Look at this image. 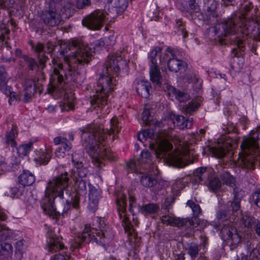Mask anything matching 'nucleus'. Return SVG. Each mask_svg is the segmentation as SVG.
I'll list each match as a JSON object with an SVG mask.
<instances>
[{"instance_id": "9d476101", "label": "nucleus", "mask_w": 260, "mask_h": 260, "mask_svg": "<svg viewBox=\"0 0 260 260\" xmlns=\"http://www.w3.org/2000/svg\"><path fill=\"white\" fill-rule=\"evenodd\" d=\"M117 204L118 206V211L120 218L122 220L123 226L126 231L131 234L129 236V240L132 242H137L139 240V238L136 237V234L132 229V225L129 221L125 211V207L126 202L125 196L122 193H119L117 195Z\"/></svg>"}, {"instance_id": "6ab92c4d", "label": "nucleus", "mask_w": 260, "mask_h": 260, "mask_svg": "<svg viewBox=\"0 0 260 260\" xmlns=\"http://www.w3.org/2000/svg\"><path fill=\"white\" fill-rule=\"evenodd\" d=\"M51 158L50 152L47 149H40L36 151L34 161L37 164H47Z\"/></svg>"}, {"instance_id": "5fc2aeb1", "label": "nucleus", "mask_w": 260, "mask_h": 260, "mask_svg": "<svg viewBox=\"0 0 260 260\" xmlns=\"http://www.w3.org/2000/svg\"><path fill=\"white\" fill-rule=\"evenodd\" d=\"M14 3V0H0V7L2 8L10 7Z\"/></svg>"}, {"instance_id": "3c124183", "label": "nucleus", "mask_w": 260, "mask_h": 260, "mask_svg": "<svg viewBox=\"0 0 260 260\" xmlns=\"http://www.w3.org/2000/svg\"><path fill=\"white\" fill-rule=\"evenodd\" d=\"M106 45H113L116 41V37L114 34L110 35L108 37H106L103 40Z\"/></svg>"}, {"instance_id": "c756f323", "label": "nucleus", "mask_w": 260, "mask_h": 260, "mask_svg": "<svg viewBox=\"0 0 260 260\" xmlns=\"http://www.w3.org/2000/svg\"><path fill=\"white\" fill-rule=\"evenodd\" d=\"M223 29L224 35H230L235 33L236 30V26L234 23L232 19H230L226 21H225L222 25Z\"/></svg>"}, {"instance_id": "72a5a7b5", "label": "nucleus", "mask_w": 260, "mask_h": 260, "mask_svg": "<svg viewBox=\"0 0 260 260\" xmlns=\"http://www.w3.org/2000/svg\"><path fill=\"white\" fill-rule=\"evenodd\" d=\"M237 190H238V189H234L235 197L233 201L231 203V207L234 212H238L240 210V202L242 197L241 193L237 194Z\"/></svg>"}, {"instance_id": "bf43d9fd", "label": "nucleus", "mask_w": 260, "mask_h": 260, "mask_svg": "<svg viewBox=\"0 0 260 260\" xmlns=\"http://www.w3.org/2000/svg\"><path fill=\"white\" fill-rule=\"evenodd\" d=\"M6 194L12 198H14L15 196H18V189L16 187L10 188L6 192Z\"/></svg>"}, {"instance_id": "37998d69", "label": "nucleus", "mask_w": 260, "mask_h": 260, "mask_svg": "<svg viewBox=\"0 0 260 260\" xmlns=\"http://www.w3.org/2000/svg\"><path fill=\"white\" fill-rule=\"evenodd\" d=\"M205 7L208 13H213L216 9L217 3L215 0H207L205 3Z\"/></svg>"}, {"instance_id": "f03ea898", "label": "nucleus", "mask_w": 260, "mask_h": 260, "mask_svg": "<svg viewBox=\"0 0 260 260\" xmlns=\"http://www.w3.org/2000/svg\"><path fill=\"white\" fill-rule=\"evenodd\" d=\"M69 178L67 173L53 177L47 183L45 196L42 201V207L45 214L53 218L66 213L70 204L64 203V195L69 196Z\"/></svg>"}, {"instance_id": "e433bc0d", "label": "nucleus", "mask_w": 260, "mask_h": 260, "mask_svg": "<svg viewBox=\"0 0 260 260\" xmlns=\"http://www.w3.org/2000/svg\"><path fill=\"white\" fill-rule=\"evenodd\" d=\"M142 166L140 164H139L138 160L137 161L131 160L127 164V171L128 172L138 173L139 170H140V167Z\"/></svg>"}, {"instance_id": "ddd939ff", "label": "nucleus", "mask_w": 260, "mask_h": 260, "mask_svg": "<svg viewBox=\"0 0 260 260\" xmlns=\"http://www.w3.org/2000/svg\"><path fill=\"white\" fill-rule=\"evenodd\" d=\"M220 236L223 241L234 247L238 245L241 240V236L231 223L224 224L220 231Z\"/></svg>"}, {"instance_id": "a211bd4d", "label": "nucleus", "mask_w": 260, "mask_h": 260, "mask_svg": "<svg viewBox=\"0 0 260 260\" xmlns=\"http://www.w3.org/2000/svg\"><path fill=\"white\" fill-rule=\"evenodd\" d=\"M161 49L160 47H157L154 48L150 53L149 54V58H150V65L154 64L157 65L158 64V61H159V64H162L164 62H165L166 60V53L163 55H160L158 56V53H160Z\"/></svg>"}, {"instance_id": "1a4fd4ad", "label": "nucleus", "mask_w": 260, "mask_h": 260, "mask_svg": "<svg viewBox=\"0 0 260 260\" xmlns=\"http://www.w3.org/2000/svg\"><path fill=\"white\" fill-rule=\"evenodd\" d=\"M113 18L111 11L107 12L105 10H96L85 17L82 20V24L89 29L96 30L100 29L107 21H111Z\"/></svg>"}, {"instance_id": "6e6552de", "label": "nucleus", "mask_w": 260, "mask_h": 260, "mask_svg": "<svg viewBox=\"0 0 260 260\" xmlns=\"http://www.w3.org/2000/svg\"><path fill=\"white\" fill-rule=\"evenodd\" d=\"M42 84L36 83L32 80H27L25 81L24 86V90L19 96L12 91V88L9 86H5L2 88L4 93L8 96H9V102L10 104H12L15 100L17 99L21 100L24 102H28L34 95L36 91H38L40 93L42 92V88L41 87Z\"/></svg>"}, {"instance_id": "4468645a", "label": "nucleus", "mask_w": 260, "mask_h": 260, "mask_svg": "<svg viewBox=\"0 0 260 260\" xmlns=\"http://www.w3.org/2000/svg\"><path fill=\"white\" fill-rule=\"evenodd\" d=\"M129 210L133 214L140 210L142 213L152 214L156 212L158 209V206L154 204H149L140 208V206L135 202L134 197L131 195L129 197Z\"/></svg>"}, {"instance_id": "473e14b6", "label": "nucleus", "mask_w": 260, "mask_h": 260, "mask_svg": "<svg viewBox=\"0 0 260 260\" xmlns=\"http://www.w3.org/2000/svg\"><path fill=\"white\" fill-rule=\"evenodd\" d=\"M142 184L146 187H151L155 185L157 181L153 177L148 175H143L141 178Z\"/></svg>"}, {"instance_id": "052dcab7", "label": "nucleus", "mask_w": 260, "mask_h": 260, "mask_svg": "<svg viewBox=\"0 0 260 260\" xmlns=\"http://www.w3.org/2000/svg\"><path fill=\"white\" fill-rule=\"evenodd\" d=\"M198 248L195 244H191L189 248L188 253L191 256H195L198 252Z\"/></svg>"}, {"instance_id": "58836bf2", "label": "nucleus", "mask_w": 260, "mask_h": 260, "mask_svg": "<svg viewBox=\"0 0 260 260\" xmlns=\"http://www.w3.org/2000/svg\"><path fill=\"white\" fill-rule=\"evenodd\" d=\"M139 164L142 165L144 164H149L151 162V155L147 150H144L141 152V157L138 160Z\"/></svg>"}, {"instance_id": "bb28decb", "label": "nucleus", "mask_w": 260, "mask_h": 260, "mask_svg": "<svg viewBox=\"0 0 260 260\" xmlns=\"http://www.w3.org/2000/svg\"><path fill=\"white\" fill-rule=\"evenodd\" d=\"M53 142L55 145H60L64 151H69L72 148V144L67 139L61 136H58L54 139Z\"/></svg>"}, {"instance_id": "ea45409f", "label": "nucleus", "mask_w": 260, "mask_h": 260, "mask_svg": "<svg viewBox=\"0 0 260 260\" xmlns=\"http://www.w3.org/2000/svg\"><path fill=\"white\" fill-rule=\"evenodd\" d=\"M13 248L12 245L8 243H2L0 244V254L2 255H8L12 253Z\"/></svg>"}, {"instance_id": "5701e85b", "label": "nucleus", "mask_w": 260, "mask_h": 260, "mask_svg": "<svg viewBox=\"0 0 260 260\" xmlns=\"http://www.w3.org/2000/svg\"><path fill=\"white\" fill-rule=\"evenodd\" d=\"M150 77L151 81L157 85H160L161 83V76L159 69L157 65H150L149 69Z\"/></svg>"}, {"instance_id": "c85d7f7f", "label": "nucleus", "mask_w": 260, "mask_h": 260, "mask_svg": "<svg viewBox=\"0 0 260 260\" xmlns=\"http://www.w3.org/2000/svg\"><path fill=\"white\" fill-rule=\"evenodd\" d=\"M32 47L36 52L39 53L38 55L39 62L40 65L42 66L41 68L43 69L44 67V64L48 59V57L44 55V53L42 52L44 49V46L41 43H38L35 46H32Z\"/></svg>"}, {"instance_id": "39448f33", "label": "nucleus", "mask_w": 260, "mask_h": 260, "mask_svg": "<svg viewBox=\"0 0 260 260\" xmlns=\"http://www.w3.org/2000/svg\"><path fill=\"white\" fill-rule=\"evenodd\" d=\"M111 75H102L95 88V94L91 100L92 105L97 104L99 107L107 104L108 93L111 91L116 85V80Z\"/></svg>"}, {"instance_id": "603ef678", "label": "nucleus", "mask_w": 260, "mask_h": 260, "mask_svg": "<svg viewBox=\"0 0 260 260\" xmlns=\"http://www.w3.org/2000/svg\"><path fill=\"white\" fill-rule=\"evenodd\" d=\"M0 38L3 40L5 39V34H8L9 33V29L7 28L6 24L2 23L0 24Z\"/></svg>"}, {"instance_id": "dca6fc26", "label": "nucleus", "mask_w": 260, "mask_h": 260, "mask_svg": "<svg viewBox=\"0 0 260 260\" xmlns=\"http://www.w3.org/2000/svg\"><path fill=\"white\" fill-rule=\"evenodd\" d=\"M177 53V51H175L171 48H168L166 53V58H168V68L171 71L175 73H177L179 70V61Z\"/></svg>"}, {"instance_id": "f257e3e1", "label": "nucleus", "mask_w": 260, "mask_h": 260, "mask_svg": "<svg viewBox=\"0 0 260 260\" xmlns=\"http://www.w3.org/2000/svg\"><path fill=\"white\" fill-rule=\"evenodd\" d=\"M61 50L60 54L63 55V59L67 64L68 72H65L62 64L56 59L52 60V73L50 75V83L48 85V92L60 93L62 96L61 107L62 111H69L74 108L75 98L71 92L63 88L62 83L73 76L78 64L88 63L92 54V50L88 45L78 42H73L72 44L58 42Z\"/></svg>"}, {"instance_id": "680f3d73", "label": "nucleus", "mask_w": 260, "mask_h": 260, "mask_svg": "<svg viewBox=\"0 0 260 260\" xmlns=\"http://www.w3.org/2000/svg\"><path fill=\"white\" fill-rule=\"evenodd\" d=\"M90 3L89 0H77V5L79 8H82L84 6L88 5Z\"/></svg>"}, {"instance_id": "0eeeda50", "label": "nucleus", "mask_w": 260, "mask_h": 260, "mask_svg": "<svg viewBox=\"0 0 260 260\" xmlns=\"http://www.w3.org/2000/svg\"><path fill=\"white\" fill-rule=\"evenodd\" d=\"M111 230L109 227L103 220L99 219L98 229L90 231V226L87 224L85 225L83 233L72 241L71 247L73 248H79L81 243L85 241L87 236H88L91 239L95 238V242L98 243L99 241L97 237H99L100 239L103 237L106 238L111 236Z\"/></svg>"}, {"instance_id": "c03bdc74", "label": "nucleus", "mask_w": 260, "mask_h": 260, "mask_svg": "<svg viewBox=\"0 0 260 260\" xmlns=\"http://www.w3.org/2000/svg\"><path fill=\"white\" fill-rule=\"evenodd\" d=\"M187 205L191 209L193 214L196 216H198L201 214V209L199 205L195 204L192 201H188Z\"/></svg>"}, {"instance_id": "6e6d98bb", "label": "nucleus", "mask_w": 260, "mask_h": 260, "mask_svg": "<svg viewBox=\"0 0 260 260\" xmlns=\"http://www.w3.org/2000/svg\"><path fill=\"white\" fill-rule=\"evenodd\" d=\"M243 221L245 226L250 227L253 223L254 219L251 217L245 216L243 217Z\"/></svg>"}, {"instance_id": "a878e982", "label": "nucleus", "mask_w": 260, "mask_h": 260, "mask_svg": "<svg viewBox=\"0 0 260 260\" xmlns=\"http://www.w3.org/2000/svg\"><path fill=\"white\" fill-rule=\"evenodd\" d=\"M17 136V131L16 127L13 126L9 132H8L4 140L5 143L6 144L10 145L12 147H15L16 142L15 138Z\"/></svg>"}, {"instance_id": "b1692460", "label": "nucleus", "mask_w": 260, "mask_h": 260, "mask_svg": "<svg viewBox=\"0 0 260 260\" xmlns=\"http://www.w3.org/2000/svg\"><path fill=\"white\" fill-rule=\"evenodd\" d=\"M100 197L101 191L99 187H95L90 184L89 200L90 204H92L93 206H96L98 203V201Z\"/></svg>"}, {"instance_id": "cd10ccee", "label": "nucleus", "mask_w": 260, "mask_h": 260, "mask_svg": "<svg viewBox=\"0 0 260 260\" xmlns=\"http://www.w3.org/2000/svg\"><path fill=\"white\" fill-rule=\"evenodd\" d=\"M108 3L112 7L117 8V11L118 12L124 11L128 5L127 0H108Z\"/></svg>"}, {"instance_id": "79ce46f5", "label": "nucleus", "mask_w": 260, "mask_h": 260, "mask_svg": "<svg viewBox=\"0 0 260 260\" xmlns=\"http://www.w3.org/2000/svg\"><path fill=\"white\" fill-rule=\"evenodd\" d=\"M222 181L228 185L232 186L234 184V177L227 172L223 173L221 176Z\"/></svg>"}, {"instance_id": "393cba45", "label": "nucleus", "mask_w": 260, "mask_h": 260, "mask_svg": "<svg viewBox=\"0 0 260 260\" xmlns=\"http://www.w3.org/2000/svg\"><path fill=\"white\" fill-rule=\"evenodd\" d=\"M19 181L24 186L30 185L35 182V177L31 173L24 170L20 175Z\"/></svg>"}, {"instance_id": "2eb2a0df", "label": "nucleus", "mask_w": 260, "mask_h": 260, "mask_svg": "<svg viewBox=\"0 0 260 260\" xmlns=\"http://www.w3.org/2000/svg\"><path fill=\"white\" fill-rule=\"evenodd\" d=\"M233 147L230 140H226L224 142L220 141L216 146L209 148V151L213 156L217 158L223 157L226 151H229Z\"/></svg>"}, {"instance_id": "f8f14e48", "label": "nucleus", "mask_w": 260, "mask_h": 260, "mask_svg": "<svg viewBox=\"0 0 260 260\" xmlns=\"http://www.w3.org/2000/svg\"><path fill=\"white\" fill-rule=\"evenodd\" d=\"M126 64L127 62L122 59L120 52L111 54L105 64L103 71V74L117 76L121 69Z\"/></svg>"}, {"instance_id": "f3484780", "label": "nucleus", "mask_w": 260, "mask_h": 260, "mask_svg": "<svg viewBox=\"0 0 260 260\" xmlns=\"http://www.w3.org/2000/svg\"><path fill=\"white\" fill-rule=\"evenodd\" d=\"M44 22L50 26H55L59 23L61 20L60 14L56 12V10L52 9L46 12L42 16Z\"/></svg>"}, {"instance_id": "13d9d810", "label": "nucleus", "mask_w": 260, "mask_h": 260, "mask_svg": "<svg viewBox=\"0 0 260 260\" xmlns=\"http://www.w3.org/2000/svg\"><path fill=\"white\" fill-rule=\"evenodd\" d=\"M252 197L255 204L260 207V190L255 191Z\"/></svg>"}, {"instance_id": "20e7f679", "label": "nucleus", "mask_w": 260, "mask_h": 260, "mask_svg": "<svg viewBox=\"0 0 260 260\" xmlns=\"http://www.w3.org/2000/svg\"><path fill=\"white\" fill-rule=\"evenodd\" d=\"M142 132L147 133L145 135V140L148 138L154 139L155 143L151 142L149 144L150 149H154L157 157L164 158L170 165L177 168L179 166L178 149L175 148L171 151L172 145L168 141L164 133L154 134L152 129L144 130Z\"/></svg>"}, {"instance_id": "a18cd8bd", "label": "nucleus", "mask_w": 260, "mask_h": 260, "mask_svg": "<svg viewBox=\"0 0 260 260\" xmlns=\"http://www.w3.org/2000/svg\"><path fill=\"white\" fill-rule=\"evenodd\" d=\"M161 221L164 224H170L171 225H177L178 224V220L174 219L169 215H165L161 217Z\"/></svg>"}, {"instance_id": "774afa93", "label": "nucleus", "mask_w": 260, "mask_h": 260, "mask_svg": "<svg viewBox=\"0 0 260 260\" xmlns=\"http://www.w3.org/2000/svg\"><path fill=\"white\" fill-rule=\"evenodd\" d=\"M79 195L77 193L74 198L73 201V206L75 208H78L79 201Z\"/></svg>"}, {"instance_id": "e2e57ef3", "label": "nucleus", "mask_w": 260, "mask_h": 260, "mask_svg": "<svg viewBox=\"0 0 260 260\" xmlns=\"http://www.w3.org/2000/svg\"><path fill=\"white\" fill-rule=\"evenodd\" d=\"M64 150L61 147H58L55 151V155L58 158H63L65 155Z\"/></svg>"}, {"instance_id": "09e8293b", "label": "nucleus", "mask_w": 260, "mask_h": 260, "mask_svg": "<svg viewBox=\"0 0 260 260\" xmlns=\"http://www.w3.org/2000/svg\"><path fill=\"white\" fill-rule=\"evenodd\" d=\"M8 80L7 73L3 67L0 68V83L3 86L5 84Z\"/></svg>"}, {"instance_id": "aec40b11", "label": "nucleus", "mask_w": 260, "mask_h": 260, "mask_svg": "<svg viewBox=\"0 0 260 260\" xmlns=\"http://www.w3.org/2000/svg\"><path fill=\"white\" fill-rule=\"evenodd\" d=\"M151 86L147 81L141 80L138 83L136 90L142 97L147 98L150 95Z\"/></svg>"}, {"instance_id": "de8ad7c7", "label": "nucleus", "mask_w": 260, "mask_h": 260, "mask_svg": "<svg viewBox=\"0 0 260 260\" xmlns=\"http://www.w3.org/2000/svg\"><path fill=\"white\" fill-rule=\"evenodd\" d=\"M191 80V82L195 84V87L197 88L200 89L201 88V80L195 76H191L190 79L188 77L187 78H185L183 79V81L184 82H188L190 83V80Z\"/></svg>"}, {"instance_id": "864d4df0", "label": "nucleus", "mask_w": 260, "mask_h": 260, "mask_svg": "<svg viewBox=\"0 0 260 260\" xmlns=\"http://www.w3.org/2000/svg\"><path fill=\"white\" fill-rule=\"evenodd\" d=\"M9 170V168L3 157H0V175L4 174Z\"/></svg>"}, {"instance_id": "8fccbe9b", "label": "nucleus", "mask_w": 260, "mask_h": 260, "mask_svg": "<svg viewBox=\"0 0 260 260\" xmlns=\"http://www.w3.org/2000/svg\"><path fill=\"white\" fill-rule=\"evenodd\" d=\"M142 120L145 124H149L150 120V114L147 107H145L142 113Z\"/></svg>"}, {"instance_id": "c9c22d12", "label": "nucleus", "mask_w": 260, "mask_h": 260, "mask_svg": "<svg viewBox=\"0 0 260 260\" xmlns=\"http://www.w3.org/2000/svg\"><path fill=\"white\" fill-rule=\"evenodd\" d=\"M11 235V231L4 224L0 223V241L7 240Z\"/></svg>"}, {"instance_id": "423d86ee", "label": "nucleus", "mask_w": 260, "mask_h": 260, "mask_svg": "<svg viewBox=\"0 0 260 260\" xmlns=\"http://www.w3.org/2000/svg\"><path fill=\"white\" fill-rule=\"evenodd\" d=\"M241 147L244 155L242 161L245 167L252 170L258 164L260 168V148L258 147L256 139L254 137L245 139Z\"/></svg>"}, {"instance_id": "2f4dec72", "label": "nucleus", "mask_w": 260, "mask_h": 260, "mask_svg": "<svg viewBox=\"0 0 260 260\" xmlns=\"http://www.w3.org/2000/svg\"><path fill=\"white\" fill-rule=\"evenodd\" d=\"M192 162L190 159V152L188 150H185L181 155L180 153V168H184Z\"/></svg>"}, {"instance_id": "0e129e2a", "label": "nucleus", "mask_w": 260, "mask_h": 260, "mask_svg": "<svg viewBox=\"0 0 260 260\" xmlns=\"http://www.w3.org/2000/svg\"><path fill=\"white\" fill-rule=\"evenodd\" d=\"M227 216L226 212L223 211H219L217 213L216 218L218 220H224Z\"/></svg>"}, {"instance_id": "4c0bfd02", "label": "nucleus", "mask_w": 260, "mask_h": 260, "mask_svg": "<svg viewBox=\"0 0 260 260\" xmlns=\"http://www.w3.org/2000/svg\"><path fill=\"white\" fill-rule=\"evenodd\" d=\"M200 105V103L197 100H192L188 103V105L183 108L184 111L186 113H191L194 112Z\"/></svg>"}, {"instance_id": "9b49d317", "label": "nucleus", "mask_w": 260, "mask_h": 260, "mask_svg": "<svg viewBox=\"0 0 260 260\" xmlns=\"http://www.w3.org/2000/svg\"><path fill=\"white\" fill-rule=\"evenodd\" d=\"M72 160L74 166L71 173L72 177L75 181V187L77 189V194H84L86 189V184L83 178L86 176L87 171L83 167L81 162L76 161L74 155H72Z\"/></svg>"}, {"instance_id": "7c9ffc66", "label": "nucleus", "mask_w": 260, "mask_h": 260, "mask_svg": "<svg viewBox=\"0 0 260 260\" xmlns=\"http://www.w3.org/2000/svg\"><path fill=\"white\" fill-rule=\"evenodd\" d=\"M32 143L22 144L16 148V152L19 157L26 155L31 150Z\"/></svg>"}, {"instance_id": "412c9836", "label": "nucleus", "mask_w": 260, "mask_h": 260, "mask_svg": "<svg viewBox=\"0 0 260 260\" xmlns=\"http://www.w3.org/2000/svg\"><path fill=\"white\" fill-rule=\"evenodd\" d=\"M61 238L55 236L51 237L48 242L47 249L51 252L56 251L58 250L61 249L63 247V245L61 243Z\"/></svg>"}, {"instance_id": "69168bd1", "label": "nucleus", "mask_w": 260, "mask_h": 260, "mask_svg": "<svg viewBox=\"0 0 260 260\" xmlns=\"http://www.w3.org/2000/svg\"><path fill=\"white\" fill-rule=\"evenodd\" d=\"M235 43L237 46V50L238 49L239 51H244V46L243 45V42L242 40L238 39L235 42Z\"/></svg>"}, {"instance_id": "338daca9", "label": "nucleus", "mask_w": 260, "mask_h": 260, "mask_svg": "<svg viewBox=\"0 0 260 260\" xmlns=\"http://www.w3.org/2000/svg\"><path fill=\"white\" fill-rule=\"evenodd\" d=\"M53 260H70V256L68 255L58 254Z\"/></svg>"}, {"instance_id": "49530a36", "label": "nucleus", "mask_w": 260, "mask_h": 260, "mask_svg": "<svg viewBox=\"0 0 260 260\" xmlns=\"http://www.w3.org/2000/svg\"><path fill=\"white\" fill-rule=\"evenodd\" d=\"M221 186V182L217 178H213L210 180L209 183V188L213 190H216Z\"/></svg>"}, {"instance_id": "7ed1b4c3", "label": "nucleus", "mask_w": 260, "mask_h": 260, "mask_svg": "<svg viewBox=\"0 0 260 260\" xmlns=\"http://www.w3.org/2000/svg\"><path fill=\"white\" fill-rule=\"evenodd\" d=\"M106 134L101 125L92 124L83 131L81 139L83 146L92 157V161L98 168L104 165L103 159L110 158L109 154L104 148Z\"/></svg>"}, {"instance_id": "a19ab883", "label": "nucleus", "mask_w": 260, "mask_h": 260, "mask_svg": "<svg viewBox=\"0 0 260 260\" xmlns=\"http://www.w3.org/2000/svg\"><path fill=\"white\" fill-rule=\"evenodd\" d=\"M192 124V119L190 117H182L180 118V129L189 128Z\"/></svg>"}, {"instance_id": "4d7b16f0", "label": "nucleus", "mask_w": 260, "mask_h": 260, "mask_svg": "<svg viewBox=\"0 0 260 260\" xmlns=\"http://www.w3.org/2000/svg\"><path fill=\"white\" fill-rule=\"evenodd\" d=\"M105 43L103 40H100L95 42L94 45V50L95 51L99 52L104 47Z\"/></svg>"}, {"instance_id": "4be33fe9", "label": "nucleus", "mask_w": 260, "mask_h": 260, "mask_svg": "<svg viewBox=\"0 0 260 260\" xmlns=\"http://www.w3.org/2000/svg\"><path fill=\"white\" fill-rule=\"evenodd\" d=\"M240 19L241 24L240 25V27L241 28V32L243 35L248 36L254 30L255 28L257 26V22L253 20L246 21L244 25L242 26V25H243L244 22L242 20V18H240Z\"/></svg>"}, {"instance_id": "f704fd0d", "label": "nucleus", "mask_w": 260, "mask_h": 260, "mask_svg": "<svg viewBox=\"0 0 260 260\" xmlns=\"http://www.w3.org/2000/svg\"><path fill=\"white\" fill-rule=\"evenodd\" d=\"M119 126L118 119L116 117H113L110 120V129H107V132L109 135L115 134L119 131Z\"/></svg>"}]
</instances>
